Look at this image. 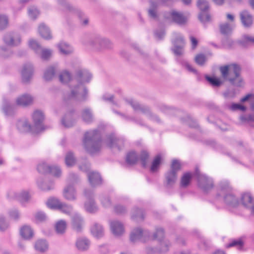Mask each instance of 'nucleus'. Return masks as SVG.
<instances>
[{
    "label": "nucleus",
    "mask_w": 254,
    "mask_h": 254,
    "mask_svg": "<svg viewBox=\"0 0 254 254\" xmlns=\"http://www.w3.org/2000/svg\"><path fill=\"white\" fill-rule=\"evenodd\" d=\"M92 77L91 73L88 70L82 68L78 69L76 73V79L78 83L71 87L70 92L67 95V97H65V99L85 100L87 96V90L83 84L88 83Z\"/></svg>",
    "instance_id": "1"
},
{
    "label": "nucleus",
    "mask_w": 254,
    "mask_h": 254,
    "mask_svg": "<svg viewBox=\"0 0 254 254\" xmlns=\"http://www.w3.org/2000/svg\"><path fill=\"white\" fill-rule=\"evenodd\" d=\"M83 143L85 149L89 153L94 154L98 153L101 147V136L98 130L94 129L86 132Z\"/></svg>",
    "instance_id": "2"
},
{
    "label": "nucleus",
    "mask_w": 254,
    "mask_h": 254,
    "mask_svg": "<svg viewBox=\"0 0 254 254\" xmlns=\"http://www.w3.org/2000/svg\"><path fill=\"white\" fill-rule=\"evenodd\" d=\"M220 71L224 78H228L229 81L233 85L241 86L243 81L240 76V67L236 64H232L221 67Z\"/></svg>",
    "instance_id": "3"
},
{
    "label": "nucleus",
    "mask_w": 254,
    "mask_h": 254,
    "mask_svg": "<svg viewBox=\"0 0 254 254\" xmlns=\"http://www.w3.org/2000/svg\"><path fill=\"white\" fill-rule=\"evenodd\" d=\"M231 191L232 188L227 181H222L219 183L218 187V194L224 196V201L229 207H235L238 205L239 201Z\"/></svg>",
    "instance_id": "4"
},
{
    "label": "nucleus",
    "mask_w": 254,
    "mask_h": 254,
    "mask_svg": "<svg viewBox=\"0 0 254 254\" xmlns=\"http://www.w3.org/2000/svg\"><path fill=\"white\" fill-rule=\"evenodd\" d=\"M127 102L132 107L135 111L141 112L153 122L158 123H161V120L158 117L155 115H153L151 113L149 108L147 106L140 105L136 101H134L132 99L127 100Z\"/></svg>",
    "instance_id": "5"
},
{
    "label": "nucleus",
    "mask_w": 254,
    "mask_h": 254,
    "mask_svg": "<svg viewBox=\"0 0 254 254\" xmlns=\"http://www.w3.org/2000/svg\"><path fill=\"white\" fill-rule=\"evenodd\" d=\"M198 187L204 192L210 190L214 186L212 179L204 174L196 172Z\"/></svg>",
    "instance_id": "6"
},
{
    "label": "nucleus",
    "mask_w": 254,
    "mask_h": 254,
    "mask_svg": "<svg viewBox=\"0 0 254 254\" xmlns=\"http://www.w3.org/2000/svg\"><path fill=\"white\" fill-rule=\"evenodd\" d=\"M173 45L172 51L177 56H181L184 54V47L185 43L183 36L176 32L173 33V39L172 40Z\"/></svg>",
    "instance_id": "7"
},
{
    "label": "nucleus",
    "mask_w": 254,
    "mask_h": 254,
    "mask_svg": "<svg viewBox=\"0 0 254 254\" xmlns=\"http://www.w3.org/2000/svg\"><path fill=\"white\" fill-rule=\"evenodd\" d=\"M150 238V233L147 230H143L141 228H136L133 229L130 235V240L132 242L137 241L145 242Z\"/></svg>",
    "instance_id": "8"
},
{
    "label": "nucleus",
    "mask_w": 254,
    "mask_h": 254,
    "mask_svg": "<svg viewBox=\"0 0 254 254\" xmlns=\"http://www.w3.org/2000/svg\"><path fill=\"white\" fill-rule=\"evenodd\" d=\"M181 169V164L178 160H173L171 170L166 173L165 178L167 185L172 186L174 184L177 180V173Z\"/></svg>",
    "instance_id": "9"
},
{
    "label": "nucleus",
    "mask_w": 254,
    "mask_h": 254,
    "mask_svg": "<svg viewBox=\"0 0 254 254\" xmlns=\"http://www.w3.org/2000/svg\"><path fill=\"white\" fill-rule=\"evenodd\" d=\"M33 125L32 126L35 133L44 129L43 122L45 119L44 113L40 110H35L32 115Z\"/></svg>",
    "instance_id": "10"
},
{
    "label": "nucleus",
    "mask_w": 254,
    "mask_h": 254,
    "mask_svg": "<svg viewBox=\"0 0 254 254\" xmlns=\"http://www.w3.org/2000/svg\"><path fill=\"white\" fill-rule=\"evenodd\" d=\"M38 171L42 174L50 173L56 177H59L62 174L61 169L57 166H49L46 163H40L37 166Z\"/></svg>",
    "instance_id": "11"
},
{
    "label": "nucleus",
    "mask_w": 254,
    "mask_h": 254,
    "mask_svg": "<svg viewBox=\"0 0 254 254\" xmlns=\"http://www.w3.org/2000/svg\"><path fill=\"white\" fill-rule=\"evenodd\" d=\"M85 196L88 199L84 204L85 210L89 213H95L98 210V207L94 200L92 199L93 192L92 190H85L84 191Z\"/></svg>",
    "instance_id": "12"
},
{
    "label": "nucleus",
    "mask_w": 254,
    "mask_h": 254,
    "mask_svg": "<svg viewBox=\"0 0 254 254\" xmlns=\"http://www.w3.org/2000/svg\"><path fill=\"white\" fill-rule=\"evenodd\" d=\"M7 197L10 199H15L17 200L22 205L28 202L30 197L29 192L26 190L10 191L7 194Z\"/></svg>",
    "instance_id": "13"
},
{
    "label": "nucleus",
    "mask_w": 254,
    "mask_h": 254,
    "mask_svg": "<svg viewBox=\"0 0 254 254\" xmlns=\"http://www.w3.org/2000/svg\"><path fill=\"white\" fill-rule=\"evenodd\" d=\"M4 43L10 47L18 46L21 43V37L16 32H8L6 33L3 37Z\"/></svg>",
    "instance_id": "14"
},
{
    "label": "nucleus",
    "mask_w": 254,
    "mask_h": 254,
    "mask_svg": "<svg viewBox=\"0 0 254 254\" xmlns=\"http://www.w3.org/2000/svg\"><path fill=\"white\" fill-rule=\"evenodd\" d=\"M91 45L97 50H102L112 47V43L108 39L97 37L91 42Z\"/></svg>",
    "instance_id": "15"
},
{
    "label": "nucleus",
    "mask_w": 254,
    "mask_h": 254,
    "mask_svg": "<svg viewBox=\"0 0 254 254\" xmlns=\"http://www.w3.org/2000/svg\"><path fill=\"white\" fill-rule=\"evenodd\" d=\"M164 17L168 20H171L173 22L182 25L186 23L187 18L181 12L175 10L165 13Z\"/></svg>",
    "instance_id": "16"
},
{
    "label": "nucleus",
    "mask_w": 254,
    "mask_h": 254,
    "mask_svg": "<svg viewBox=\"0 0 254 254\" xmlns=\"http://www.w3.org/2000/svg\"><path fill=\"white\" fill-rule=\"evenodd\" d=\"M34 72L33 65L30 63L25 64L21 70V80L23 83L28 82L32 78Z\"/></svg>",
    "instance_id": "17"
},
{
    "label": "nucleus",
    "mask_w": 254,
    "mask_h": 254,
    "mask_svg": "<svg viewBox=\"0 0 254 254\" xmlns=\"http://www.w3.org/2000/svg\"><path fill=\"white\" fill-rule=\"evenodd\" d=\"M105 143L110 148H117L118 149H121L124 146V140L122 138H117L114 134H110L107 136Z\"/></svg>",
    "instance_id": "18"
},
{
    "label": "nucleus",
    "mask_w": 254,
    "mask_h": 254,
    "mask_svg": "<svg viewBox=\"0 0 254 254\" xmlns=\"http://www.w3.org/2000/svg\"><path fill=\"white\" fill-rule=\"evenodd\" d=\"M57 1L59 8L62 10L73 11L80 19H81L84 16L83 13L81 11L74 8L66 0H57Z\"/></svg>",
    "instance_id": "19"
},
{
    "label": "nucleus",
    "mask_w": 254,
    "mask_h": 254,
    "mask_svg": "<svg viewBox=\"0 0 254 254\" xmlns=\"http://www.w3.org/2000/svg\"><path fill=\"white\" fill-rule=\"evenodd\" d=\"M63 195L68 201H75L77 199V192L73 186L68 185L64 188Z\"/></svg>",
    "instance_id": "20"
},
{
    "label": "nucleus",
    "mask_w": 254,
    "mask_h": 254,
    "mask_svg": "<svg viewBox=\"0 0 254 254\" xmlns=\"http://www.w3.org/2000/svg\"><path fill=\"white\" fill-rule=\"evenodd\" d=\"M18 130L21 132H35L32 126L28 123L27 119H21L18 121L16 124Z\"/></svg>",
    "instance_id": "21"
},
{
    "label": "nucleus",
    "mask_w": 254,
    "mask_h": 254,
    "mask_svg": "<svg viewBox=\"0 0 254 254\" xmlns=\"http://www.w3.org/2000/svg\"><path fill=\"white\" fill-rule=\"evenodd\" d=\"M110 228L113 234L116 236H121L125 232L123 224L117 220L110 222Z\"/></svg>",
    "instance_id": "22"
},
{
    "label": "nucleus",
    "mask_w": 254,
    "mask_h": 254,
    "mask_svg": "<svg viewBox=\"0 0 254 254\" xmlns=\"http://www.w3.org/2000/svg\"><path fill=\"white\" fill-rule=\"evenodd\" d=\"M33 101V97L28 94H24L18 96L16 103L17 105L26 107L30 105Z\"/></svg>",
    "instance_id": "23"
},
{
    "label": "nucleus",
    "mask_w": 254,
    "mask_h": 254,
    "mask_svg": "<svg viewBox=\"0 0 254 254\" xmlns=\"http://www.w3.org/2000/svg\"><path fill=\"white\" fill-rule=\"evenodd\" d=\"M71 220L73 229L77 232L81 231L83 222L81 215L77 213H74L72 216Z\"/></svg>",
    "instance_id": "24"
},
{
    "label": "nucleus",
    "mask_w": 254,
    "mask_h": 254,
    "mask_svg": "<svg viewBox=\"0 0 254 254\" xmlns=\"http://www.w3.org/2000/svg\"><path fill=\"white\" fill-rule=\"evenodd\" d=\"M240 19L244 26L248 27L251 26L253 22L252 15L247 10L242 11L240 13Z\"/></svg>",
    "instance_id": "25"
},
{
    "label": "nucleus",
    "mask_w": 254,
    "mask_h": 254,
    "mask_svg": "<svg viewBox=\"0 0 254 254\" xmlns=\"http://www.w3.org/2000/svg\"><path fill=\"white\" fill-rule=\"evenodd\" d=\"M61 122L64 127H70L73 126L75 123V119L73 112H69L66 113L62 118Z\"/></svg>",
    "instance_id": "26"
},
{
    "label": "nucleus",
    "mask_w": 254,
    "mask_h": 254,
    "mask_svg": "<svg viewBox=\"0 0 254 254\" xmlns=\"http://www.w3.org/2000/svg\"><path fill=\"white\" fill-rule=\"evenodd\" d=\"M89 182L92 187H96L100 185L102 180L100 174L95 172H90L87 174Z\"/></svg>",
    "instance_id": "27"
},
{
    "label": "nucleus",
    "mask_w": 254,
    "mask_h": 254,
    "mask_svg": "<svg viewBox=\"0 0 254 254\" xmlns=\"http://www.w3.org/2000/svg\"><path fill=\"white\" fill-rule=\"evenodd\" d=\"M90 242L89 240L84 237L79 238L76 242V247L80 251L87 250L90 246Z\"/></svg>",
    "instance_id": "28"
},
{
    "label": "nucleus",
    "mask_w": 254,
    "mask_h": 254,
    "mask_svg": "<svg viewBox=\"0 0 254 254\" xmlns=\"http://www.w3.org/2000/svg\"><path fill=\"white\" fill-rule=\"evenodd\" d=\"M38 32L40 36L45 39L50 40L52 38L50 29L44 23L40 24Z\"/></svg>",
    "instance_id": "29"
},
{
    "label": "nucleus",
    "mask_w": 254,
    "mask_h": 254,
    "mask_svg": "<svg viewBox=\"0 0 254 254\" xmlns=\"http://www.w3.org/2000/svg\"><path fill=\"white\" fill-rule=\"evenodd\" d=\"M57 47L61 54L68 55L73 52L71 46L64 42H61L57 45Z\"/></svg>",
    "instance_id": "30"
},
{
    "label": "nucleus",
    "mask_w": 254,
    "mask_h": 254,
    "mask_svg": "<svg viewBox=\"0 0 254 254\" xmlns=\"http://www.w3.org/2000/svg\"><path fill=\"white\" fill-rule=\"evenodd\" d=\"M81 118L82 120L87 123L90 124L94 121V117L92 111L90 108H85L81 112Z\"/></svg>",
    "instance_id": "31"
},
{
    "label": "nucleus",
    "mask_w": 254,
    "mask_h": 254,
    "mask_svg": "<svg viewBox=\"0 0 254 254\" xmlns=\"http://www.w3.org/2000/svg\"><path fill=\"white\" fill-rule=\"evenodd\" d=\"M38 187L43 190H50L54 188V183L53 181H48L40 179L37 181Z\"/></svg>",
    "instance_id": "32"
},
{
    "label": "nucleus",
    "mask_w": 254,
    "mask_h": 254,
    "mask_svg": "<svg viewBox=\"0 0 254 254\" xmlns=\"http://www.w3.org/2000/svg\"><path fill=\"white\" fill-rule=\"evenodd\" d=\"M91 232L95 237H102L104 235V229L101 225L95 223L91 227Z\"/></svg>",
    "instance_id": "33"
},
{
    "label": "nucleus",
    "mask_w": 254,
    "mask_h": 254,
    "mask_svg": "<svg viewBox=\"0 0 254 254\" xmlns=\"http://www.w3.org/2000/svg\"><path fill=\"white\" fill-rule=\"evenodd\" d=\"M63 203L60 199L55 197H51L48 199L46 204L47 206L52 209H59Z\"/></svg>",
    "instance_id": "34"
},
{
    "label": "nucleus",
    "mask_w": 254,
    "mask_h": 254,
    "mask_svg": "<svg viewBox=\"0 0 254 254\" xmlns=\"http://www.w3.org/2000/svg\"><path fill=\"white\" fill-rule=\"evenodd\" d=\"M20 235L25 239L28 240L33 236V231L30 226L25 225L20 229Z\"/></svg>",
    "instance_id": "35"
},
{
    "label": "nucleus",
    "mask_w": 254,
    "mask_h": 254,
    "mask_svg": "<svg viewBox=\"0 0 254 254\" xmlns=\"http://www.w3.org/2000/svg\"><path fill=\"white\" fill-rule=\"evenodd\" d=\"M48 248V243L45 240H38L35 244V248L36 250L40 252H45L47 251Z\"/></svg>",
    "instance_id": "36"
},
{
    "label": "nucleus",
    "mask_w": 254,
    "mask_h": 254,
    "mask_svg": "<svg viewBox=\"0 0 254 254\" xmlns=\"http://www.w3.org/2000/svg\"><path fill=\"white\" fill-rule=\"evenodd\" d=\"M234 27L235 25L233 23H228L226 22L222 23L220 25V32L223 35H229L232 32Z\"/></svg>",
    "instance_id": "37"
},
{
    "label": "nucleus",
    "mask_w": 254,
    "mask_h": 254,
    "mask_svg": "<svg viewBox=\"0 0 254 254\" xmlns=\"http://www.w3.org/2000/svg\"><path fill=\"white\" fill-rule=\"evenodd\" d=\"M241 201L243 205L248 208H250L254 203L251 195L249 193H244L242 195Z\"/></svg>",
    "instance_id": "38"
},
{
    "label": "nucleus",
    "mask_w": 254,
    "mask_h": 254,
    "mask_svg": "<svg viewBox=\"0 0 254 254\" xmlns=\"http://www.w3.org/2000/svg\"><path fill=\"white\" fill-rule=\"evenodd\" d=\"M171 244L168 240H164L159 241V245L155 252L159 253H164L167 252L170 247Z\"/></svg>",
    "instance_id": "39"
},
{
    "label": "nucleus",
    "mask_w": 254,
    "mask_h": 254,
    "mask_svg": "<svg viewBox=\"0 0 254 254\" xmlns=\"http://www.w3.org/2000/svg\"><path fill=\"white\" fill-rule=\"evenodd\" d=\"M66 228V223L64 220L58 221L55 224L56 232L58 234H63Z\"/></svg>",
    "instance_id": "40"
},
{
    "label": "nucleus",
    "mask_w": 254,
    "mask_h": 254,
    "mask_svg": "<svg viewBox=\"0 0 254 254\" xmlns=\"http://www.w3.org/2000/svg\"><path fill=\"white\" fill-rule=\"evenodd\" d=\"M71 78V74L67 70H63L59 74V80L63 83H68Z\"/></svg>",
    "instance_id": "41"
},
{
    "label": "nucleus",
    "mask_w": 254,
    "mask_h": 254,
    "mask_svg": "<svg viewBox=\"0 0 254 254\" xmlns=\"http://www.w3.org/2000/svg\"><path fill=\"white\" fill-rule=\"evenodd\" d=\"M56 68L53 66L48 67L44 73V78L45 80L49 81L53 79L55 74Z\"/></svg>",
    "instance_id": "42"
},
{
    "label": "nucleus",
    "mask_w": 254,
    "mask_h": 254,
    "mask_svg": "<svg viewBox=\"0 0 254 254\" xmlns=\"http://www.w3.org/2000/svg\"><path fill=\"white\" fill-rule=\"evenodd\" d=\"M131 218L135 221H141L144 219L143 210L138 208H134L132 211Z\"/></svg>",
    "instance_id": "43"
},
{
    "label": "nucleus",
    "mask_w": 254,
    "mask_h": 254,
    "mask_svg": "<svg viewBox=\"0 0 254 254\" xmlns=\"http://www.w3.org/2000/svg\"><path fill=\"white\" fill-rule=\"evenodd\" d=\"M148 11L149 17L153 19L157 18L158 17L157 3L151 1L150 2V7Z\"/></svg>",
    "instance_id": "44"
},
{
    "label": "nucleus",
    "mask_w": 254,
    "mask_h": 254,
    "mask_svg": "<svg viewBox=\"0 0 254 254\" xmlns=\"http://www.w3.org/2000/svg\"><path fill=\"white\" fill-rule=\"evenodd\" d=\"M53 51L50 49L43 48L40 50L39 54H37L43 60H48L52 55Z\"/></svg>",
    "instance_id": "45"
},
{
    "label": "nucleus",
    "mask_w": 254,
    "mask_h": 254,
    "mask_svg": "<svg viewBox=\"0 0 254 254\" xmlns=\"http://www.w3.org/2000/svg\"><path fill=\"white\" fill-rule=\"evenodd\" d=\"M161 159L162 157L161 155L158 154L155 156L152 162V164L150 167V171L152 172H155L158 170L161 164Z\"/></svg>",
    "instance_id": "46"
},
{
    "label": "nucleus",
    "mask_w": 254,
    "mask_h": 254,
    "mask_svg": "<svg viewBox=\"0 0 254 254\" xmlns=\"http://www.w3.org/2000/svg\"><path fill=\"white\" fill-rule=\"evenodd\" d=\"M192 176L191 173L190 172L185 173L181 178V186L182 187H187L190 182Z\"/></svg>",
    "instance_id": "47"
},
{
    "label": "nucleus",
    "mask_w": 254,
    "mask_h": 254,
    "mask_svg": "<svg viewBox=\"0 0 254 254\" xmlns=\"http://www.w3.org/2000/svg\"><path fill=\"white\" fill-rule=\"evenodd\" d=\"M138 160V157L135 152L132 151L129 152L127 155L126 161L129 164H135Z\"/></svg>",
    "instance_id": "48"
},
{
    "label": "nucleus",
    "mask_w": 254,
    "mask_h": 254,
    "mask_svg": "<svg viewBox=\"0 0 254 254\" xmlns=\"http://www.w3.org/2000/svg\"><path fill=\"white\" fill-rule=\"evenodd\" d=\"M29 47L33 50L36 54H39L42 47L37 41L34 39H30L28 42Z\"/></svg>",
    "instance_id": "49"
},
{
    "label": "nucleus",
    "mask_w": 254,
    "mask_h": 254,
    "mask_svg": "<svg viewBox=\"0 0 254 254\" xmlns=\"http://www.w3.org/2000/svg\"><path fill=\"white\" fill-rule=\"evenodd\" d=\"M244 243L241 239L233 240L229 244L226 245V248H229L233 247H237L241 250L243 247Z\"/></svg>",
    "instance_id": "50"
},
{
    "label": "nucleus",
    "mask_w": 254,
    "mask_h": 254,
    "mask_svg": "<svg viewBox=\"0 0 254 254\" xmlns=\"http://www.w3.org/2000/svg\"><path fill=\"white\" fill-rule=\"evenodd\" d=\"M65 162L66 166L68 167H70L74 165L75 163V159L72 152H69L67 153L65 158Z\"/></svg>",
    "instance_id": "51"
},
{
    "label": "nucleus",
    "mask_w": 254,
    "mask_h": 254,
    "mask_svg": "<svg viewBox=\"0 0 254 254\" xmlns=\"http://www.w3.org/2000/svg\"><path fill=\"white\" fill-rule=\"evenodd\" d=\"M154 239H157L159 242L164 240V231L162 228L159 227L156 228V232L153 234Z\"/></svg>",
    "instance_id": "52"
},
{
    "label": "nucleus",
    "mask_w": 254,
    "mask_h": 254,
    "mask_svg": "<svg viewBox=\"0 0 254 254\" xmlns=\"http://www.w3.org/2000/svg\"><path fill=\"white\" fill-rule=\"evenodd\" d=\"M28 14L30 18L35 19L39 16L40 12L36 7L32 6L28 8Z\"/></svg>",
    "instance_id": "53"
},
{
    "label": "nucleus",
    "mask_w": 254,
    "mask_h": 254,
    "mask_svg": "<svg viewBox=\"0 0 254 254\" xmlns=\"http://www.w3.org/2000/svg\"><path fill=\"white\" fill-rule=\"evenodd\" d=\"M240 120L245 123L250 124L251 126L254 125V114L243 115L240 117Z\"/></svg>",
    "instance_id": "54"
},
{
    "label": "nucleus",
    "mask_w": 254,
    "mask_h": 254,
    "mask_svg": "<svg viewBox=\"0 0 254 254\" xmlns=\"http://www.w3.org/2000/svg\"><path fill=\"white\" fill-rule=\"evenodd\" d=\"M59 210L63 213L67 215H70L73 211V207L72 205L63 202Z\"/></svg>",
    "instance_id": "55"
},
{
    "label": "nucleus",
    "mask_w": 254,
    "mask_h": 254,
    "mask_svg": "<svg viewBox=\"0 0 254 254\" xmlns=\"http://www.w3.org/2000/svg\"><path fill=\"white\" fill-rule=\"evenodd\" d=\"M114 112L115 114L119 115L121 117H122L123 119H124L125 120L133 121V122H134L136 123H137L138 124H139V125H140L141 126H143V125H144L142 122H140L139 120H136L134 118H133L132 117H129L128 116H127V115H125L124 114L120 113V112H119L118 111H114Z\"/></svg>",
    "instance_id": "56"
},
{
    "label": "nucleus",
    "mask_w": 254,
    "mask_h": 254,
    "mask_svg": "<svg viewBox=\"0 0 254 254\" xmlns=\"http://www.w3.org/2000/svg\"><path fill=\"white\" fill-rule=\"evenodd\" d=\"M100 200L103 207L108 208L111 206L112 202L108 196L102 195L100 196Z\"/></svg>",
    "instance_id": "57"
},
{
    "label": "nucleus",
    "mask_w": 254,
    "mask_h": 254,
    "mask_svg": "<svg viewBox=\"0 0 254 254\" xmlns=\"http://www.w3.org/2000/svg\"><path fill=\"white\" fill-rule=\"evenodd\" d=\"M205 78L212 86L215 87H218L222 83V82L219 78L215 77L206 76Z\"/></svg>",
    "instance_id": "58"
},
{
    "label": "nucleus",
    "mask_w": 254,
    "mask_h": 254,
    "mask_svg": "<svg viewBox=\"0 0 254 254\" xmlns=\"http://www.w3.org/2000/svg\"><path fill=\"white\" fill-rule=\"evenodd\" d=\"M197 5L201 11H205L209 8V3L206 0H198Z\"/></svg>",
    "instance_id": "59"
},
{
    "label": "nucleus",
    "mask_w": 254,
    "mask_h": 254,
    "mask_svg": "<svg viewBox=\"0 0 254 254\" xmlns=\"http://www.w3.org/2000/svg\"><path fill=\"white\" fill-rule=\"evenodd\" d=\"M2 109L4 113L7 116L11 115L13 111V107L6 101H4L3 104Z\"/></svg>",
    "instance_id": "60"
},
{
    "label": "nucleus",
    "mask_w": 254,
    "mask_h": 254,
    "mask_svg": "<svg viewBox=\"0 0 254 254\" xmlns=\"http://www.w3.org/2000/svg\"><path fill=\"white\" fill-rule=\"evenodd\" d=\"M249 101L251 104V108L253 111H254V94H248L241 99V101L244 102Z\"/></svg>",
    "instance_id": "61"
},
{
    "label": "nucleus",
    "mask_w": 254,
    "mask_h": 254,
    "mask_svg": "<svg viewBox=\"0 0 254 254\" xmlns=\"http://www.w3.org/2000/svg\"><path fill=\"white\" fill-rule=\"evenodd\" d=\"M8 214L11 218L15 220H18L21 215L19 211L16 208L10 209L8 212Z\"/></svg>",
    "instance_id": "62"
},
{
    "label": "nucleus",
    "mask_w": 254,
    "mask_h": 254,
    "mask_svg": "<svg viewBox=\"0 0 254 254\" xmlns=\"http://www.w3.org/2000/svg\"><path fill=\"white\" fill-rule=\"evenodd\" d=\"M9 223L6 221L3 216H0V231H4L9 227Z\"/></svg>",
    "instance_id": "63"
},
{
    "label": "nucleus",
    "mask_w": 254,
    "mask_h": 254,
    "mask_svg": "<svg viewBox=\"0 0 254 254\" xmlns=\"http://www.w3.org/2000/svg\"><path fill=\"white\" fill-rule=\"evenodd\" d=\"M35 219L37 222H41L47 219V216L44 212L39 211L35 214Z\"/></svg>",
    "instance_id": "64"
}]
</instances>
